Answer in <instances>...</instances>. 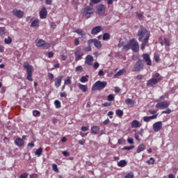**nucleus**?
<instances>
[{
  "label": "nucleus",
  "instance_id": "nucleus-41",
  "mask_svg": "<svg viewBox=\"0 0 178 178\" xmlns=\"http://www.w3.org/2000/svg\"><path fill=\"white\" fill-rule=\"evenodd\" d=\"M135 146L131 145V146H125L122 148V149H126L127 151H130V149H134Z\"/></svg>",
  "mask_w": 178,
  "mask_h": 178
},
{
  "label": "nucleus",
  "instance_id": "nucleus-58",
  "mask_svg": "<svg viewBox=\"0 0 178 178\" xmlns=\"http://www.w3.org/2000/svg\"><path fill=\"white\" fill-rule=\"evenodd\" d=\"M28 177H29V174H27L26 172H24L20 175V178H28Z\"/></svg>",
  "mask_w": 178,
  "mask_h": 178
},
{
  "label": "nucleus",
  "instance_id": "nucleus-61",
  "mask_svg": "<svg viewBox=\"0 0 178 178\" xmlns=\"http://www.w3.org/2000/svg\"><path fill=\"white\" fill-rule=\"evenodd\" d=\"M111 105H112V103L111 102H104V104H102L103 106H111Z\"/></svg>",
  "mask_w": 178,
  "mask_h": 178
},
{
  "label": "nucleus",
  "instance_id": "nucleus-26",
  "mask_svg": "<svg viewBox=\"0 0 178 178\" xmlns=\"http://www.w3.org/2000/svg\"><path fill=\"white\" fill-rule=\"evenodd\" d=\"M126 73V69L120 70L115 74H114V79H118L120 76H123Z\"/></svg>",
  "mask_w": 178,
  "mask_h": 178
},
{
  "label": "nucleus",
  "instance_id": "nucleus-42",
  "mask_svg": "<svg viewBox=\"0 0 178 178\" xmlns=\"http://www.w3.org/2000/svg\"><path fill=\"white\" fill-rule=\"evenodd\" d=\"M64 84H65L66 86L72 84V80H70V76H67V79L65 80Z\"/></svg>",
  "mask_w": 178,
  "mask_h": 178
},
{
  "label": "nucleus",
  "instance_id": "nucleus-15",
  "mask_svg": "<svg viewBox=\"0 0 178 178\" xmlns=\"http://www.w3.org/2000/svg\"><path fill=\"white\" fill-rule=\"evenodd\" d=\"M40 19H47L48 11L45 7H42L41 10L39 12Z\"/></svg>",
  "mask_w": 178,
  "mask_h": 178
},
{
  "label": "nucleus",
  "instance_id": "nucleus-53",
  "mask_svg": "<svg viewBox=\"0 0 178 178\" xmlns=\"http://www.w3.org/2000/svg\"><path fill=\"white\" fill-rule=\"evenodd\" d=\"M5 34V27H0V35Z\"/></svg>",
  "mask_w": 178,
  "mask_h": 178
},
{
  "label": "nucleus",
  "instance_id": "nucleus-37",
  "mask_svg": "<svg viewBox=\"0 0 178 178\" xmlns=\"http://www.w3.org/2000/svg\"><path fill=\"white\" fill-rule=\"evenodd\" d=\"M146 163H147L148 165H154V163H155V159L151 157L149 160L146 161Z\"/></svg>",
  "mask_w": 178,
  "mask_h": 178
},
{
  "label": "nucleus",
  "instance_id": "nucleus-43",
  "mask_svg": "<svg viewBox=\"0 0 178 178\" xmlns=\"http://www.w3.org/2000/svg\"><path fill=\"white\" fill-rule=\"evenodd\" d=\"M54 105H55L56 108H60V106H60V102L59 100H56L54 102Z\"/></svg>",
  "mask_w": 178,
  "mask_h": 178
},
{
  "label": "nucleus",
  "instance_id": "nucleus-30",
  "mask_svg": "<svg viewBox=\"0 0 178 178\" xmlns=\"http://www.w3.org/2000/svg\"><path fill=\"white\" fill-rule=\"evenodd\" d=\"M102 40H103V41H108V40H111V34H109V33H104Z\"/></svg>",
  "mask_w": 178,
  "mask_h": 178
},
{
  "label": "nucleus",
  "instance_id": "nucleus-29",
  "mask_svg": "<svg viewBox=\"0 0 178 178\" xmlns=\"http://www.w3.org/2000/svg\"><path fill=\"white\" fill-rule=\"evenodd\" d=\"M127 165V161L126 160H121L118 163V166L119 168H124Z\"/></svg>",
  "mask_w": 178,
  "mask_h": 178
},
{
  "label": "nucleus",
  "instance_id": "nucleus-39",
  "mask_svg": "<svg viewBox=\"0 0 178 178\" xmlns=\"http://www.w3.org/2000/svg\"><path fill=\"white\" fill-rule=\"evenodd\" d=\"M52 169L54 172H56V173H59V169H58V165L54 163L52 165Z\"/></svg>",
  "mask_w": 178,
  "mask_h": 178
},
{
  "label": "nucleus",
  "instance_id": "nucleus-23",
  "mask_svg": "<svg viewBox=\"0 0 178 178\" xmlns=\"http://www.w3.org/2000/svg\"><path fill=\"white\" fill-rule=\"evenodd\" d=\"M99 127L98 126H93L91 127V134L94 136H97L98 133H99Z\"/></svg>",
  "mask_w": 178,
  "mask_h": 178
},
{
  "label": "nucleus",
  "instance_id": "nucleus-19",
  "mask_svg": "<svg viewBox=\"0 0 178 178\" xmlns=\"http://www.w3.org/2000/svg\"><path fill=\"white\" fill-rule=\"evenodd\" d=\"M142 124H140V122L137 120H134L131 123V127L132 129H137L138 127H141Z\"/></svg>",
  "mask_w": 178,
  "mask_h": 178
},
{
  "label": "nucleus",
  "instance_id": "nucleus-5",
  "mask_svg": "<svg viewBox=\"0 0 178 178\" xmlns=\"http://www.w3.org/2000/svg\"><path fill=\"white\" fill-rule=\"evenodd\" d=\"M141 70H144V61L141 59H138L132 68V72H141Z\"/></svg>",
  "mask_w": 178,
  "mask_h": 178
},
{
  "label": "nucleus",
  "instance_id": "nucleus-14",
  "mask_svg": "<svg viewBox=\"0 0 178 178\" xmlns=\"http://www.w3.org/2000/svg\"><path fill=\"white\" fill-rule=\"evenodd\" d=\"M143 60L146 63L147 66H152V61H151V58L149 54H145L143 55Z\"/></svg>",
  "mask_w": 178,
  "mask_h": 178
},
{
  "label": "nucleus",
  "instance_id": "nucleus-38",
  "mask_svg": "<svg viewBox=\"0 0 178 178\" xmlns=\"http://www.w3.org/2000/svg\"><path fill=\"white\" fill-rule=\"evenodd\" d=\"M123 49L124 51H129V49H131V46L130 44V42L123 47Z\"/></svg>",
  "mask_w": 178,
  "mask_h": 178
},
{
  "label": "nucleus",
  "instance_id": "nucleus-4",
  "mask_svg": "<svg viewBox=\"0 0 178 178\" xmlns=\"http://www.w3.org/2000/svg\"><path fill=\"white\" fill-rule=\"evenodd\" d=\"M74 55L75 56V62H79V60H81L83 57L86 55L84 50L81 47H77L74 52Z\"/></svg>",
  "mask_w": 178,
  "mask_h": 178
},
{
  "label": "nucleus",
  "instance_id": "nucleus-27",
  "mask_svg": "<svg viewBox=\"0 0 178 178\" xmlns=\"http://www.w3.org/2000/svg\"><path fill=\"white\" fill-rule=\"evenodd\" d=\"M143 151H145V145L143 143L140 144L136 149L137 154H140V152H143Z\"/></svg>",
  "mask_w": 178,
  "mask_h": 178
},
{
  "label": "nucleus",
  "instance_id": "nucleus-56",
  "mask_svg": "<svg viewBox=\"0 0 178 178\" xmlns=\"http://www.w3.org/2000/svg\"><path fill=\"white\" fill-rule=\"evenodd\" d=\"M60 97H61V98H66L67 97V94H66L65 92H60Z\"/></svg>",
  "mask_w": 178,
  "mask_h": 178
},
{
  "label": "nucleus",
  "instance_id": "nucleus-1",
  "mask_svg": "<svg viewBox=\"0 0 178 178\" xmlns=\"http://www.w3.org/2000/svg\"><path fill=\"white\" fill-rule=\"evenodd\" d=\"M137 35L138 37V41L142 42L140 47L141 50L144 51L145 47H147V44H148V42L149 41V32H148L147 28L140 26L138 31Z\"/></svg>",
  "mask_w": 178,
  "mask_h": 178
},
{
  "label": "nucleus",
  "instance_id": "nucleus-47",
  "mask_svg": "<svg viewBox=\"0 0 178 178\" xmlns=\"http://www.w3.org/2000/svg\"><path fill=\"white\" fill-rule=\"evenodd\" d=\"M76 72H83V66L79 65L75 68Z\"/></svg>",
  "mask_w": 178,
  "mask_h": 178
},
{
  "label": "nucleus",
  "instance_id": "nucleus-31",
  "mask_svg": "<svg viewBox=\"0 0 178 178\" xmlns=\"http://www.w3.org/2000/svg\"><path fill=\"white\" fill-rule=\"evenodd\" d=\"M165 98H169V94L168 93H165V95H163L162 96H161L159 99L157 100V102H161L162 101H163V99H165Z\"/></svg>",
  "mask_w": 178,
  "mask_h": 178
},
{
  "label": "nucleus",
  "instance_id": "nucleus-62",
  "mask_svg": "<svg viewBox=\"0 0 178 178\" xmlns=\"http://www.w3.org/2000/svg\"><path fill=\"white\" fill-rule=\"evenodd\" d=\"M48 78L49 79V80H54V74L49 73Z\"/></svg>",
  "mask_w": 178,
  "mask_h": 178
},
{
  "label": "nucleus",
  "instance_id": "nucleus-60",
  "mask_svg": "<svg viewBox=\"0 0 178 178\" xmlns=\"http://www.w3.org/2000/svg\"><path fill=\"white\" fill-rule=\"evenodd\" d=\"M105 74L104 73V70H100L98 72V76H99L100 77L104 76Z\"/></svg>",
  "mask_w": 178,
  "mask_h": 178
},
{
  "label": "nucleus",
  "instance_id": "nucleus-25",
  "mask_svg": "<svg viewBox=\"0 0 178 178\" xmlns=\"http://www.w3.org/2000/svg\"><path fill=\"white\" fill-rule=\"evenodd\" d=\"M156 118H158V114H155L152 116H145L143 117V120L146 122H148L151 120L156 119Z\"/></svg>",
  "mask_w": 178,
  "mask_h": 178
},
{
  "label": "nucleus",
  "instance_id": "nucleus-10",
  "mask_svg": "<svg viewBox=\"0 0 178 178\" xmlns=\"http://www.w3.org/2000/svg\"><path fill=\"white\" fill-rule=\"evenodd\" d=\"M12 13L14 16H15V17H17L18 19H23V17H24V11L17 8L13 9Z\"/></svg>",
  "mask_w": 178,
  "mask_h": 178
},
{
  "label": "nucleus",
  "instance_id": "nucleus-13",
  "mask_svg": "<svg viewBox=\"0 0 178 178\" xmlns=\"http://www.w3.org/2000/svg\"><path fill=\"white\" fill-rule=\"evenodd\" d=\"M153 129L156 133H158V131H161L162 129V122L159 121L155 122L153 124Z\"/></svg>",
  "mask_w": 178,
  "mask_h": 178
},
{
  "label": "nucleus",
  "instance_id": "nucleus-64",
  "mask_svg": "<svg viewBox=\"0 0 178 178\" xmlns=\"http://www.w3.org/2000/svg\"><path fill=\"white\" fill-rule=\"evenodd\" d=\"M60 58H61L62 60H66V59H67V56H65L64 54H61Z\"/></svg>",
  "mask_w": 178,
  "mask_h": 178
},
{
  "label": "nucleus",
  "instance_id": "nucleus-12",
  "mask_svg": "<svg viewBox=\"0 0 178 178\" xmlns=\"http://www.w3.org/2000/svg\"><path fill=\"white\" fill-rule=\"evenodd\" d=\"M88 45H91V44H94L95 47L96 48H101L102 47V43H101V41L97 40V39H90L88 41Z\"/></svg>",
  "mask_w": 178,
  "mask_h": 178
},
{
  "label": "nucleus",
  "instance_id": "nucleus-49",
  "mask_svg": "<svg viewBox=\"0 0 178 178\" xmlns=\"http://www.w3.org/2000/svg\"><path fill=\"white\" fill-rule=\"evenodd\" d=\"M115 99V96L113 95H109L108 96V101H113Z\"/></svg>",
  "mask_w": 178,
  "mask_h": 178
},
{
  "label": "nucleus",
  "instance_id": "nucleus-3",
  "mask_svg": "<svg viewBox=\"0 0 178 178\" xmlns=\"http://www.w3.org/2000/svg\"><path fill=\"white\" fill-rule=\"evenodd\" d=\"M24 67L26 70V79L29 80V81H33V72H34L33 65H30L28 62H25L24 64Z\"/></svg>",
  "mask_w": 178,
  "mask_h": 178
},
{
  "label": "nucleus",
  "instance_id": "nucleus-24",
  "mask_svg": "<svg viewBox=\"0 0 178 178\" xmlns=\"http://www.w3.org/2000/svg\"><path fill=\"white\" fill-rule=\"evenodd\" d=\"M152 79H154L158 83L159 81H161V80H163V77H162V76H161L159 73L156 72L152 75Z\"/></svg>",
  "mask_w": 178,
  "mask_h": 178
},
{
  "label": "nucleus",
  "instance_id": "nucleus-63",
  "mask_svg": "<svg viewBox=\"0 0 178 178\" xmlns=\"http://www.w3.org/2000/svg\"><path fill=\"white\" fill-rule=\"evenodd\" d=\"M81 130V131H88V127H82Z\"/></svg>",
  "mask_w": 178,
  "mask_h": 178
},
{
  "label": "nucleus",
  "instance_id": "nucleus-22",
  "mask_svg": "<svg viewBox=\"0 0 178 178\" xmlns=\"http://www.w3.org/2000/svg\"><path fill=\"white\" fill-rule=\"evenodd\" d=\"M155 84H158V82L156 81V79L153 78L150 79L147 83V87H154Z\"/></svg>",
  "mask_w": 178,
  "mask_h": 178
},
{
  "label": "nucleus",
  "instance_id": "nucleus-32",
  "mask_svg": "<svg viewBox=\"0 0 178 178\" xmlns=\"http://www.w3.org/2000/svg\"><path fill=\"white\" fill-rule=\"evenodd\" d=\"M33 115L35 118H39V116H41V112H40V111H38V110H33Z\"/></svg>",
  "mask_w": 178,
  "mask_h": 178
},
{
  "label": "nucleus",
  "instance_id": "nucleus-9",
  "mask_svg": "<svg viewBox=\"0 0 178 178\" xmlns=\"http://www.w3.org/2000/svg\"><path fill=\"white\" fill-rule=\"evenodd\" d=\"M170 102L168 101H163L157 103L155 106L156 108H159L160 109H166L169 108Z\"/></svg>",
  "mask_w": 178,
  "mask_h": 178
},
{
  "label": "nucleus",
  "instance_id": "nucleus-34",
  "mask_svg": "<svg viewBox=\"0 0 178 178\" xmlns=\"http://www.w3.org/2000/svg\"><path fill=\"white\" fill-rule=\"evenodd\" d=\"M35 155H37V156H40L42 155V147H40L35 152Z\"/></svg>",
  "mask_w": 178,
  "mask_h": 178
},
{
  "label": "nucleus",
  "instance_id": "nucleus-45",
  "mask_svg": "<svg viewBox=\"0 0 178 178\" xmlns=\"http://www.w3.org/2000/svg\"><path fill=\"white\" fill-rule=\"evenodd\" d=\"M164 40V44L167 46L169 47L170 45V41L169 40V39L164 38L163 39Z\"/></svg>",
  "mask_w": 178,
  "mask_h": 178
},
{
  "label": "nucleus",
  "instance_id": "nucleus-55",
  "mask_svg": "<svg viewBox=\"0 0 178 178\" xmlns=\"http://www.w3.org/2000/svg\"><path fill=\"white\" fill-rule=\"evenodd\" d=\"M127 143L129 144H134V140H133L132 138H127Z\"/></svg>",
  "mask_w": 178,
  "mask_h": 178
},
{
  "label": "nucleus",
  "instance_id": "nucleus-52",
  "mask_svg": "<svg viewBox=\"0 0 178 178\" xmlns=\"http://www.w3.org/2000/svg\"><path fill=\"white\" fill-rule=\"evenodd\" d=\"M171 112H172V110H171L170 108H167L166 110L163 111L161 112V113H162V114H163V113H168V114H169V113H171Z\"/></svg>",
  "mask_w": 178,
  "mask_h": 178
},
{
  "label": "nucleus",
  "instance_id": "nucleus-46",
  "mask_svg": "<svg viewBox=\"0 0 178 178\" xmlns=\"http://www.w3.org/2000/svg\"><path fill=\"white\" fill-rule=\"evenodd\" d=\"M83 49L84 52H91V50H92L91 46L90 45L88 47H84Z\"/></svg>",
  "mask_w": 178,
  "mask_h": 178
},
{
  "label": "nucleus",
  "instance_id": "nucleus-17",
  "mask_svg": "<svg viewBox=\"0 0 178 178\" xmlns=\"http://www.w3.org/2000/svg\"><path fill=\"white\" fill-rule=\"evenodd\" d=\"M85 63L88 66L92 65V62H94V57L91 55H88L85 58Z\"/></svg>",
  "mask_w": 178,
  "mask_h": 178
},
{
  "label": "nucleus",
  "instance_id": "nucleus-8",
  "mask_svg": "<svg viewBox=\"0 0 178 178\" xmlns=\"http://www.w3.org/2000/svg\"><path fill=\"white\" fill-rule=\"evenodd\" d=\"M35 44H36V47H43L44 49H48L51 47V44H49V43L45 42V41L42 39L36 40Z\"/></svg>",
  "mask_w": 178,
  "mask_h": 178
},
{
  "label": "nucleus",
  "instance_id": "nucleus-50",
  "mask_svg": "<svg viewBox=\"0 0 178 178\" xmlns=\"http://www.w3.org/2000/svg\"><path fill=\"white\" fill-rule=\"evenodd\" d=\"M154 60H155V62H157V63L159 62V60H161L159 55L154 54Z\"/></svg>",
  "mask_w": 178,
  "mask_h": 178
},
{
  "label": "nucleus",
  "instance_id": "nucleus-11",
  "mask_svg": "<svg viewBox=\"0 0 178 178\" xmlns=\"http://www.w3.org/2000/svg\"><path fill=\"white\" fill-rule=\"evenodd\" d=\"M106 10V8H105V6L104 4H100L97 7V15H99V16H104L105 15V12Z\"/></svg>",
  "mask_w": 178,
  "mask_h": 178
},
{
  "label": "nucleus",
  "instance_id": "nucleus-48",
  "mask_svg": "<svg viewBox=\"0 0 178 178\" xmlns=\"http://www.w3.org/2000/svg\"><path fill=\"white\" fill-rule=\"evenodd\" d=\"M124 178H134V175L133 172H129L124 177Z\"/></svg>",
  "mask_w": 178,
  "mask_h": 178
},
{
  "label": "nucleus",
  "instance_id": "nucleus-7",
  "mask_svg": "<svg viewBox=\"0 0 178 178\" xmlns=\"http://www.w3.org/2000/svg\"><path fill=\"white\" fill-rule=\"evenodd\" d=\"M129 44L131 45V49L134 51V52H138L140 49V44H138V42L134 39H131L129 40Z\"/></svg>",
  "mask_w": 178,
  "mask_h": 178
},
{
  "label": "nucleus",
  "instance_id": "nucleus-6",
  "mask_svg": "<svg viewBox=\"0 0 178 178\" xmlns=\"http://www.w3.org/2000/svg\"><path fill=\"white\" fill-rule=\"evenodd\" d=\"M107 86L106 81H97L92 86V90H104Z\"/></svg>",
  "mask_w": 178,
  "mask_h": 178
},
{
  "label": "nucleus",
  "instance_id": "nucleus-35",
  "mask_svg": "<svg viewBox=\"0 0 178 178\" xmlns=\"http://www.w3.org/2000/svg\"><path fill=\"white\" fill-rule=\"evenodd\" d=\"M126 105H134V101L131 99H127L125 100Z\"/></svg>",
  "mask_w": 178,
  "mask_h": 178
},
{
  "label": "nucleus",
  "instance_id": "nucleus-44",
  "mask_svg": "<svg viewBox=\"0 0 178 178\" xmlns=\"http://www.w3.org/2000/svg\"><path fill=\"white\" fill-rule=\"evenodd\" d=\"M78 87L80 90H87V86L81 83H78Z\"/></svg>",
  "mask_w": 178,
  "mask_h": 178
},
{
  "label": "nucleus",
  "instance_id": "nucleus-18",
  "mask_svg": "<svg viewBox=\"0 0 178 178\" xmlns=\"http://www.w3.org/2000/svg\"><path fill=\"white\" fill-rule=\"evenodd\" d=\"M74 33L78 34V35H81V38H83V40H86L87 38V34L83 29H76Z\"/></svg>",
  "mask_w": 178,
  "mask_h": 178
},
{
  "label": "nucleus",
  "instance_id": "nucleus-21",
  "mask_svg": "<svg viewBox=\"0 0 178 178\" xmlns=\"http://www.w3.org/2000/svg\"><path fill=\"white\" fill-rule=\"evenodd\" d=\"M15 144L17 145V147H23L24 145V140L22 139V138H17L15 140Z\"/></svg>",
  "mask_w": 178,
  "mask_h": 178
},
{
  "label": "nucleus",
  "instance_id": "nucleus-20",
  "mask_svg": "<svg viewBox=\"0 0 178 178\" xmlns=\"http://www.w3.org/2000/svg\"><path fill=\"white\" fill-rule=\"evenodd\" d=\"M62 79H63V76H59L56 79L54 86L56 87V88L60 87V84H62Z\"/></svg>",
  "mask_w": 178,
  "mask_h": 178
},
{
  "label": "nucleus",
  "instance_id": "nucleus-16",
  "mask_svg": "<svg viewBox=\"0 0 178 178\" xmlns=\"http://www.w3.org/2000/svg\"><path fill=\"white\" fill-rule=\"evenodd\" d=\"M102 30H104L102 29V26H97L94 27L92 30H91V34L92 35H97V34H98V33H101V31H102Z\"/></svg>",
  "mask_w": 178,
  "mask_h": 178
},
{
  "label": "nucleus",
  "instance_id": "nucleus-51",
  "mask_svg": "<svg viewBox=\"0 0 178 178\" xmlns=\"http://www.w3.org/2000/svg\"><path fill=\"white\" fill-rule=\"evenodd\" d=\"M113 115H114L113 111H109L107 113V116H109L110 119H113Z\"/></svg>",
  "mask_w": 178,
  "mask_h": 178
},
{
  "label": "nucleus",
  "instance_id": "nucleus-54",
  "mask_svg": "<svg viewBox=\"0 0 178 178\" xmlns=\"http://www.w3.org/2000/svg\"><path fill=\"white\" fill-rule=\"evenodd\" d=\"M74 44L76 47H77V45H80V40H79V38H76L74 40Z\"/></svg>",
  "mask_w": 178,
  "mask_h": 178
},
{
  "label": "nucleus",
  "instance_id": "nucleus-40",
  "mask_svg": "<svg viewBox=\"0 0 178 178\" xmlns=\"http://www.w3.org/2000/svg\"><path fill=\"white\" fill-rule=\"evenodd\" d=\"M5 44H12V38L8 36V38L4 39Z\"/></svg>",
  "mask_w": 178,
  "mask_h": 178
},
{
  "label": "nucleus",
  "instance_id": "nucleus-59",
  "mask_svg": "<svg viewBox=\"0 0 178 178\" xmlns=\"http://www.w3.org/2000/svg\"><path fill=\"white\" fill-rule=\"evenodd\" d=\"M93 67H94V69H95V70H97V69H98V67H99V63H95L94 64H93Z\"/></svg>",
  "mask_w": 178,
  "mask_h": 178
},
{
  "label": "nucleus",
  "instance_id": "nucleus-33",
  "mask_svg": "<svg viewBox=\"0 0 178 178\" xmlns=\"http://www.w3.org/2000/svg\"><path fill=\"white\" fill-rule=\"evenodd\" d=\"M115 114L117 115V116L118 118H122V116H123V115H124V113H123V111H122L120 109H117L115 111Z\"/></svg>",
  "mask_w": 178,
  "mask_h": 178
},
{
  "label": "nucleus",
  "instance_id": "nucleus-2",
  "mask_svg": "<svg viewBox=\"0 0 178 178\" xmlns=\"http://www.w3.org/2000/svg\"><path fill=\"white\" fill-rule=\"evenodd\" d=\"M95 13V10L94 8L87 6L82 11V16L83 17H85V19H90V17L94 16Z\"/></svg>",
  "mask_w": 178,
  "mask_h": 178
},
{
  "label": "nucleus",
  "instance_id": "nucleus-36",
  "mask_svg": "<svg viewBox=\"0 0 178 178\" xmlns=\"http://www.w3.org/2000/svg\"><path fill=\"white\" fill-rule=\"evenodd\" d=\"M81 83H87L88 81V75L82 76L80 79Z\"/></svg>",
  "mask_w": 178,
  "mask_h": 178
},
{
  "label": "nucleus",
  "instance_id": "nucleus-28",
  "mask_svg": "<svg viewBox=\"0 0 178 178\" xmlns=\"http://www.w3.org/2000/svg\"><path fill=\"white\" fill-rule=\"evenodd\" d=\"M38 26H40V19H35L32 21L31 27H38Z\"/></svg>",
  "mask_w": 178,
  "mask_h": 178
},
{
  "label": "nucleus",
  "instance_id": "nucleus-57",
  "mask_svg": "<svg viewBox=\"0 0 178 178\" xmlns=\"http://www.w3.org/2000/svg\"><path fill=\"white\" fill-rule=\"evenodd\" d=\"M50 26L51 29L55 30L56 29V24H55V22H51Z\"/></svg>",
  "mask_w": 178,
  "mask_h": 178
}]
</instances>
